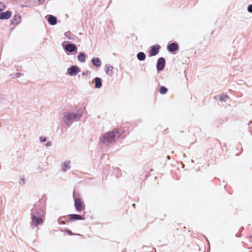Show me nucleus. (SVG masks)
I'll return each instance as SVG.
<instances>
[{
    "label": "nucleus",
    "mask_w": 252,
    "mask_h": 252,
    "mask_svg": "<svg viewBox=\"0 0 252 252\" xmlns=\"http://www.w3.org/2000/svg\"><path fill=\"white\" fill-rule=\"evenodd\" d=\"M120 135V132L118 130H114L106 133L103 137L100 138V141L103 143H111L115 141L116 138Z\"/></svg>",
    "instance_id": "nucleus-1"
},
{
    "label": "nucleus",
    "mask_w": 252,
    "mask_h": 252,
    "mask_svg": "<svg viewBox=\"0 0 252 252\" xmlns=\"http://www.w3.org/2000/svg\"><path fill=\"white\" fill-rule=\"evenodd\" d=\"M81 117V115L80 114L65 113L63 121L66 125H69L72 121L79 119Z\"/></svg>",
    "instance_id": "nucleus-2"
},
{
    "label": "nucleus",
    "mask_w": 252,
    "mask_h": 252,
    "mask_svg": "<svg viewBox=\"0 0 252 252\" xmlns=\"http://www.w3.org/2000/svg\"><path fill=\"white\" fill-rule=\"evenodd\" d=\"M74 205L76 210L80 212L85 210V205L83 202L79 199H75L74 200Z\"/></svg>",
    "instance_id": "nucleus-3"
},
{
    "label": "nucleus",
    "mask_w": 252,
    "mask_h": 252,
    "mask_svg": "<svg viewBox=\"0 0 252 252\" xmlns=\"http://www.w3.org/2000/svg\"><path fill=\"white\" fill-rule=\"evenodd\" d=\"M160 46L158 45H156L152 46L151 50L149 51L150 57L156 56L159 52Z\"/></svg>",
    "instance_id": "nucleus-4"
},
{
    "label": "nucleus",
    "mask_w": 252,
    "mask_h": 252,
    "mask_svg": "<svg viewBox=\"0 0 252 252\" xmlns=\"http://www.w3.org/2000/svg\"><path fill=\"white\" fill-rule=\"evenodd\" d=\"M165 61L163 58H159L158 60L157 68L158 70H162L165 66Z\"/></svg>",
    "instance_id": "nucleus-5"
},
{
    "label": "nucleus",
    "mask_w": 252,
    "mask_h": 252,
    "mask_svg": "<svg viewBox=\"0 0 252 252\" xmlns=\"http://www.w3.org/2000/svg\"><path fill=\"white\" fill-rule=\"evenodd\" d=\"M79 71V67L76 66H72L67 69V73L71 76L76 75Z\"/></svg>",
    "instance_id": "nucleus-6"
},
{
    "label": "nucleus",
    "mask_w": 252,
    "mask_h": 252,
    "mask_svg": "<svg viewBox=\"0 0 252 252\" xmlns=\"http://www.w3.org/2000/svg\"><path fill=\"white\" fill-rule=\"evenodd\" d=\"M43 222V220L41 218L36 217L34 215H32V223L36 226L38 224H41Z\"/></svg>",
    "instance_id": "nucleus-7"
},
{
    "label": "nucleus",
    "mask_w": 252,
    "mask_h": 252,
    "mask_svg": "<svg viewBox=\"0 0 252 252\" xmlns=\"http://www.w3.org/2000/svg\"><path fill=\"white\" fill-rule=\"evenodd\" d=\"M178 49V45L175 43H172L168 45L167 49L169 52H174Z\"/></svg>",
    "instance_id": "nucleus-8"
},
{
    "label": "nucleus",
    "mask_w": 252,
    "mask_h": 252,
    "mask_svg": "<svg viewBox=\"0 0 252 252\" xmlns=\"http://www.w3.org/2000/svg\"><path fill=\"white\" fill-rule=\"evenodd\" d=\"M11 16V12L10 11H6L0 13V19H8Z\"/></svg>",
    "instance_id": "nucleus-9"
},
{
    "label": "nucleus",
    "mask_w": 252,
    "mask_h": 252,
    "mask_svg": "<svg viewBox=\"0 0 252 252\" xmlns=\"http://www.w3.org/2000/svg\"><path fill=\"white\" fill-rule=\"evenodd\" d=\"M65 49L69 52H73L77 49V48L74 44H67L65 46Z\"/></svg>",
    "instance_id": "nucleus-10"
},
{
    "label": "nucleus",
    "mask_w": 252,
    "mask_h": 252,
    "mask_svg": "<svg viewBox=\"0 0 252 252\" xmlns=\"http://www.w3.org/2000/svg\"><path fill=\"white\" fill-rule=\"evenodd\" d=\"M68 217L70 220H84V218L82 216L77 214L69 215Z\"/></svg>",
    "instance_id": "nucleus-11"
},
{
    "label": "nucleus",
    "mask_w": 252,
    "mask_h": 252,
    "mask_svg": "<svg viewBox=\"0 0 252 252\" xmlns=\"http://www.w3.org/2000/svg\"><path fill=\"white\" fill-rule=\"evenodd\" d=\"M21 16L19 14L14 15L11 23L13 25H18L21 21Z\"/></svg>",
    "instance_id": "nucleus-12"
},
{
    "label": "nucleus",
    "mask_w": 252,
    "mask_h": 252,
    "mask_svg": "<svg viewBox=\"0 0 252 252\" xmlns=\"http://www.w3.org/2000/svg\"><path fill=\"white\" fill-rule=\"evenodd\" d=\"M92 63L95 66H100L101 64V62L98 58H94L92 60Z\"/></svg>",
    "instance_id": "nucleus-13"
},
{
    "label": "nucleus",
    "mask_w": 252,
    "mask_h": 252,
    "mask_svg": "<svg viewBox=\"0 0 252 252\" xmlns=\"http://www.w3.org/2000/svg\"><path fill=\"white\" fill-rule=\"evenodd\" d=\"M48 21L49 23L52 25H54L57 23V19L53 15H49Z\"/></svg>",
    "instance_id": "nucleus-14"
},
{
    "label": "nucleus",
    "mask_w": 252,
    "mask_h": 252,
    "mask_svg": "<svg viewBox=\"0 0 252 252\" xmlns=\"http://www.w3.org/2000/svg\"><path fill=\"white\" fill-rule=\"evenodd\" d=\"M95 82V87L96 88H100L102 86L101 79L99 78L96 77L94 79Z\"/></svg>",
    "instance_id": "nucleus-15"
},
{
    "label": "nucleus",
    "mask_w": 252,
    "mask_h": 252,
    "mask_svg": "<svg viewBox=\"0 0 252 252\" xmlns=\"http://www.w3.org/2000/svg\"><path fill=\"white\" fill-rule=\"evenodd\" d=\"M86 58V55L82 52H80L78 56V60L81 62L85 61Z\"/></svg>",
    "instance_id": "nucleus-16"
},
{
    "label": "nucleus",
    "mask_w": 252,
    "mask_h": 252,
    "mask_svg": "<svg viewBox=\"0 0 252 252\" xmlns=\"http://www.w3.org/2000/svg\"><path fill=\"white\" fill-rule=\"evenodd\" d=\"M70 161H65L63 165V171L65 172L68 170L70 168L69 167Z\"/></svg>",
    "instance_id": "nucleus-17"
},
{
    "label": "nucleus",
    "mask_w": 252,
    "mask_h": 252,
    "mask_svg": "<svg viewBox=\"0 0 252 252\" xmlns=\"http://www.w3.org/2000/svg\"><path fill=\"white\" fill-rule=\"evenodd\" d=\"M137 58L139 61H144L146 58V55L143 52H139L137 55Z\"/></svg>",
    "instance_id": "nucleus-18"
},
{
    "label": "nucleus",
    "mask_w": 252,
    "mask_h": 252,
    "mask_svg": "<svg viewBox=\"0 0 252 252\" xmlns=\"http://www.w3.org/2000/svg\"><path fill=\"white\" fill-rule=\"evenodd\" d=\"M167 92V89L164 86H160L159 89V92L160 94H165Z\"/></svg>",
    "instance_id": "nucleus-19"
},
{
    "label": "nucleus",
    "mask_w": 252,
    "mask_h": 252,
    "mask_svg": "<svg viewBox=\"0 0 252 252\" xmlns=\"http://www.w3.org/2000/svg\"><path fill=\"white\" fill-rule=\"evenodd\" d=\"M113 69V66L110 65H109V64H107L106 65H105V71L107 73H108L109 71L110 70H112Z\"/></svg>",
    "instance_id": "nucleus-20"
},
{
    "label": "nucleus",
    "mask_w": 252,
    "mask_h": 252,
    "mask_svg": "<svg viewBox=\"0 0 252 252\" xmlns=\"http://www.w3.org/2000/svg\"><path fill=\"white\" fill-rule=\"evenodd\" d=\"M5 8V4L3 2H0V12L2 10H4Z\"/></svg>",
    "instance_id": "nucleus-21"
},
{
    "label": "nucleus",
    "mask_w": 252,
    "mask_h": 252,
    "mask_svg": "<svg viewBox=\"0 0 252 252\" xmlns=\"http://www.w3.org/2000/svg\"><path fill=\"white\" fill-rule=\"evenodd\" d=\"M63 219H64V218H61L58 220V222L59 224H61L65 223L64 220H63Z\"/></svg>",
    "instance_id": "nucleus-22"
},
{
    "label": "nucleus",
    "mask_w": 252,
    "mask_h": 252,
    "mask_svg": "<svg viewBox=\"0 0 252 252\" xmlns=\"http://www.w3.org/2000/svg\"><path fill=\"white\" fill-rule=\"evenodd\" d=\"M64 231L65 232L69 235H74L73 233H72V232L70 230L66 229V230H65Z\"/></svg>",
    "instance_id": "nucleus-23"
},
{
    "label": "nucleus",
    "mask_w": 252,
    "mask_h": 252,
    "mask_svg": "<svg viewBox=\"0 0 252 252\" xmlns=\"http://www.w3.org/2000/svg\"><path fill=\"white\" fill-rule=\"evenodd\" d=\"M227 96L226 95L220 96V99L221 100H226V99L227 98Z\"/></svg>",
    "instance_id": "nucleus-24"
},
{
    "label": "nucleus",
    "mask_w": 252,
    "mask_h": 252,
    "mask_svg": "<svg viewBox=\"0 0 252 252\" xmlns=\"http://www.w3.org/2000/svg\"><path fill=\"white\" fill-rule=\"evenodd\" d=\"M248 10L250 12L252 13V5H250L248 7Z\"/></svg>",
    "instance_id": "nucleus-25"
},
{
    "label": "nucleus",
    "mask_w": 252,
    "mask_h": 252,
    "mask_svg": "<svg viewBox=\"0 0 252 252\" xmlns=\"http://www.w3.org/2000/svg\"><path fill=\"white\" fill-rule=\"evenodd\" d=\"M40 139L41 142H45L46 140V137L43 136H41Z\"/></svg>",
    "instance_id": "nucleus-26"
},
{
    "label": "nucleus",
    "mask_w": 252,
    "mask_h": 252,
    "mask_svg": "<svg viewBox=\"0 0 252 252\" xmlns=\"http://www.w3.org/2000/svg\"><path fill=\"white\" fill-rule=\"evenodd\" d=\"M50 145H51V143H50V142H48V143H47V144H46V146H50Z\"/></svg>",
    "instance_id": "nucleus-27"
},
{
    "label": "nucleus",
    "mask_w": 252,
    "mask_h": 252,
    "mask_svg": "<svg viewBox=\"0 0 252 252\" xmlns=\"http://www.w3.org/2000/svg\"><path fill=\"white\" fill-rule=\"evenodd\" d=\"M132 206H133V207H135V204L134 203H133V204H132Z\"/></svg>",
    "instance_id": "nucleus-28"
}]
</instances>
